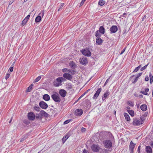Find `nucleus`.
<instances>
[{"label": "nucleus", "instance_id": "nucleus-1", "mask_svg": "<svg viewBox=\"0 0 153 153\" xmlns=\"http://www.w3.org/2000/svg\"><path fill=\"white\" fill-rule=\"evenodd\" d=\"M65 80V79L62 77H59L56 79H54L53 82V85L55 87H58L61 85L62 82Z\"/></svg>", "mask_w": 153, "mask_h": 153}, {"label": "nucleus", "instance_id": "nucleus-2", "mask_svg": "<svg viewBox=\"0 0 153 153\" xmlns=\"http://www.w3.org/2000/svg\"><path fill=\"white\" fill-rule=\"evenodd\" d=\"M103 143L105 148L110 149L112 146V144L111 141L109 140H106L103 141Z\"/></svg>", "mask_w": 153, "mask_h": 153}, {"label": "nucleus", "instance_id": "nucleus-3", "mask_svg": "<svg viewBox=\"0 0 153 153\" xmlns=\"http://www.w3.org/2000/svg\"><path fill=\"white\" fill-rule=\"evenodd\" d=\"M140 118L141 119L140 120H137V119H134L132 123L133 125L134 126H137L143 124V120L141 117Z\"/></svg>", "mask_w": 153, "mask_h": 153}, {"label": "nucleus", "instance_id": "nucleus-4", "mask_svg": "<svg viewBox=\"0 0 153 153\" xmlns=\"http://www.w3.org/2000/svg\"><path fill=\"white\" fill-rule=\"evenodd\" d=\"M51 98L55 102H59L61 101V99L58 94H53L51 95Z\"/></svg>", "mask_w": 153, "mask_h": 153}, {"label": "nucleus", "instance_id": "nucleus-5", "mask_svg": "<svg viewBox=\"0 0 153 153\" xmlns=\"http://www.w3.org/2000/svg\"><path fill=\"white\" fill-rule=\"evenodd\" d=\"M44 14V10H42L36 18L35 19V22L36 23L39 22L42 19L41 16H42V17H43Z\"/></svg>", "mask_w": 153, "mask_h": 153}, {"label": "nucleus", "instance_id": "nucleus-6", "mask_svg": "<svg viewBox=\"0 0 153 153\" xmlns=\"http://www.w3.org/2000/svg\"><path fill=\"white\" fill-rule=\"evenodd\" d=\"M82 53L83 55L87 56H90L91 55V52L87 49L82 50Z\"/></svg>", "mask_w": 153, "mask_h": 153}, {"label": "nucleus", "instance_id": "nucleus-7", "mask_svg": "<svg viewBox=\"0 0 153 153\" xmlns=\"http://www.w3.org/2000/svg\"><path fill=\"white\" fill-rule=\"evenodd\" d=\"M27 117L29 120H33L35 118V116L33 112H30L28 114Z\"/></svg>", "mask_w": 153, "mask_h": 153}, {"label": "nucleus", "instance_id": "nucleus-8", "mask_svg": "<svg viewBox=\"0 0 153 153\" xmlns=\"http://www.w3.org/2000/svg\"><path fill=\"white\" fill-rule=\"evenodd\" d=\"M40 107L42 109H46L48 107L47 104L44 101H41L39 103Z\"/></svg>", "mask_w": 153, "mask_h": 153}, {"label": "nucleus", "instance_id": "nucleus-9", "mask_svg": "<svg viewBox=\"0 0 153 153\" xmlns=\"http://www.w3.org/2000/svg\"><path fill=\"white\" fill-rule=\"evenodd\" d=\"M63 78H65L68 80H70L72 78L71 75L68 73H65L63 75Z\"/></svg>", "mask_w": 153, "mask_h": 153}, {"label": "nucleus", "instance_id": "nucleus-10", "mask_svg": "<svg viewBox=\"0 0 153 153\" xmlns=\"http://www.w3.org/2000/svg\"><path fill=\"white\" fill-rule=\"evenodd\" d=\"M118 30V28L116 25H113L110 28V30L111 33H115Z\"/></svg>", "mask_w": 153, "mask_h": 153}, {"label": "nucleus", "instance_id": "nucleus-11", "mask_svg": "<svg viewBox=\"0 0 153 153\" xmlns=\"http://www.w3.org/2000/svg\"><path fill=\"white\" fill-rule=\"evenodd\" d=\"M135 144L134 143L131 141L129 145V149L131 153H133L134 149L135 147Z\"/></svg>", "mask_w": 153, "mask_h": 153}, {"label": "nucleus", "instance_id": "nucleus-12", "mask_svg": "<svg viewBox=\"0 0 153 153\" xmlns=\"http://www.w3.org/2000/svg\"><path fill=\"white\" fill-rule=\"evenodd\" d=\"M83 111L81 109H76L74 112V114L76 116H80L83 113Z\"/></svg>", "mask_w": 153, "mask_h": 153}, {"label": "nucleus", "instance_id": "nucleus-13", "mask_svg": "<svg viewBox=\"0 0 153 153\" xmlns=\"http://www.w3.org/2000/svg\"><path fill=\"white\" fill-rule=\"evenodd\" d=\"M92 150L94 152H98L99 150V147L96 145L94 144L91 147Z\"/></svg>", "mask_w": 153, "mask_h": 153}, {"label": "nucleus", "instance_id": "nucleus-14", "mask_svg": "<svg viewBox=\"0 0 153 153\" xmlns=\"http://www.w3.org/2000/svg\"><path fill=\"white\" fill-rule=\"evenodd\" d=\"M67 92L64 89H61L59 91V94L62 97H64L66 95Z\"/></svg>", "mask_w": 153, "mask_h": 153}, {"label": "nucleus", "instance_id": "nucleus-15", "mask_svg": "<svg viewBox=\"0 0 153 153\" xmlns=\"http://www.w3.org/2000/svg\"><path fill=\"white\" fill-rule=\"evenodd\" d=\"M102 91V88H99L96 91L95 94L94 96V99H96L98 97L99 95Z\"/></svg>", "mask_w": 153, "mask_h": 153}, {"label": "nucleus", "instance_id": "nucleus-16", "mask_svg": "<svg viewBox=\"0 0 153 153\" xmlns=\"http://www.w3.org/2000/svg\"><path fill=\"white\" fill-rule=\"evenodd\" d=\"M110 94V92L108 90H107L106 91L104 94L103 96L102 97V100L104 101L105 100Z\"/></svg>", "mask_w": 153, "mask_h": 153}, {"label": "nucleus", "instance_id": "nucleus-17", "mask_svg": "<svg viewBox=\"0 0 153 153\" xmlns=\"http://www.w3.org/2000/svg\"><path fill=\"white\" fill-rule=\"evenodd\" d=\"M81 64L85 65L88 63V60L86 58H82L80 61Z\"/></svg>", "mask_w": 153, "mask_h": 153}, {"label": "nucleus", "instance_id": "nucleus-18", "mask_svg": "<svg viewBox=\"0 0 153 153\" xmlns=\"http://www.w3.org/2000/svg\"><path fill=\"white\" fill-rule=\"evenodd\" d=\"M43 99L46 101H48L50 99V97L47 94H44L43 96Z\"/></svg>", "mask_w": 153, "mask_h": 153}, {"label": "nucleus", "instance_id": "nucleus-19", "mask_svg": "<svg viewBox=\"0 0 153 153\" xmlns=\"http://www.w3.org/2000/svg\"><path fill=\"white\" fill-rule=\"evenodd\" d=\"M147 106L145 104H143L140 107V109L143 111H145L147 109Z\"/></svg>", "mask_w": 153, "mask_h": 153}, {"label": "nucleus", "instance_id": "nucleus-20", "mask_svg": "<svg viewBox=\"0 0 153 153\" xmlns=\"http://www.w3.org/2000/svg\"><path fill=\"white\" fill-rule=\"evenodd\" d=\"M98 30L99 31V32L100 33L102 34H104L105 33V28L102 26L100 27L99 30Z\"/></svg>", "mask_w": 153, "mask_h": 153}, {"label": "nucleus", "instance_id": "nucleus-21", "mask_svg": "<svg viewBox=\"0 0 153 153\" xmlns=\"http://www.w3.org/2000/svg\"><path fill=\"white\" fill-rule=\"evenodd\" d=\"M146 152L147 153H152V149L149 146H147L146 148Z\"/></svg>", "mask_w": 153, "mask_h": 153}, {"label": "nucleus", "instance_id": "nucleus-22", "mask_svg": "<svg viewBox=\"0 0 153 153\" xmlns=\"http://www.w3.org/2000/svg\"><path fill=\"white\" fill-rule=\"evenodd\" d=\"M96 42L97 44L101 45L102 43V40L100 38H97L96 39Z\"/></svg>", "mask_w": 153, "mask_h": 153}, {"label": "nucleus", "instance_id": "nucleus-23", "mask_svg": "<svg viewBox=\"0 0 153 153\" xmlns=\"http://www.w3.org/2000/svg\"><path fill=\"white\" fill-rule=\"evenodd\" d=\"M124 115L126 120L127 121H129L130 120V116L128 113H124Z\"/></svg>", "mask_w": 153, "mask_h": 153}, {"label": "nucleus", "instance_id": "nucleus-24", "mask_svg": "<svg viewBox=\"0 0 153 153\" xmlns=\"http://www.w3.org/2000/svg\"><path fill=\"white\" fill-rule=\"evenodd\" d=\"M69 65L72 68H74L76 66V65L75 63L72 61L70 62Z\"/></svg>", "mask_w": 153, "mask_h": 153}, {"label": "nucleus", "instance_id": "nucleus-25", "mask_svg": "<svg viewBox=\"0 0 153 153\" xmlns=\"http://www.w3.org/2000/svg\"><path fill=\"white\" fill-rule=\"evenodd\" d=\"M40 113H41L42 116V115L46 117L49 116V114L43 110L41 111Z\"/></svg>", "mask_w": 153, "mask_h": 153}, {"label": "nucleus", "instance_id": "nucleus-26", "mask_svg": "<svg viewBox=\"0 0 153 153\" xmlns=\"http://www.w3.org/2000/svg\"><path fill=\"white\" fill-rule=\"evenodd\" d=\"M33 86V84H32L30 85L27 88V89L26 91V92H28L31 91L32 90V88Z\"/></svg>", "mask_w": 153, "mask_h": 153}, {"label": "nucleus", "instance_id": "nucleus-27", "mask_svg": "<svg viewBox=\"0 0 153 153\" xmlns=\"http://www.w3.org/2000/svg\"><path fill=\"white\" fill-rule=\"evenodd\" d=\"M149 91V89L148 88H146L145 89V91H140V93H142L143 94L147 95H148V93H147Z\"/></svg>", "mask_w": 153, "mask_h": 153}, {"label": "nucleus", "instance_id": "nucleus-28", "mask_svg": "<svg viewBox=\"0 0 153 153\" xmlns=\"http://www.w3.org/2000/svg\"><path fill=\"white\" fill-rule=\"evenodd\" d=\"M127 112L132 117L134 116V111L131 110H127Z\"/></svg>", "mask_w": 153, "mask_h": 153}, {"label": "nucleus", "instance_id": "nucleus-29", "mask_svg": "<svg viewBox=\"0 0 153 153\" xmlns=\"http://www.w3.org/2000/svg\"><path fill=\"white\" fill-rule=\"evenodd\" d=\"M69 137V136L68 135H66L65 136L63 137L62 139L63 143H64L65 142Z\"/></svg>", "mask_w": 153, "mask_h": 153}, {"label": "nucleus", "instance_id": "nucleus-30", "mask_svg": "<svg viewBox=\"0 0 153 153\" xmlns=\"http://www.w3.org/2000/svg\"><path fill=\"white\" fill-rule=\"evenodd\" d=\"M150 82L151 84H152L153 82V76L152 74L150 73L149 74Z\"/></svg>", "mask_w": 153, "mask_h": 153}, {"label": "nucleus", "instance_id": "nucleus-31", "mask_svg": "<svg viewBox=\"0 0 153 153\" xmlns=\"http://www.w3.org/2000/svg\"><path fill=\"white\" fill-rule=\"evenodd\" d=\"M101 34L100 33L99 31L98 30L97 31L95 32V36L97 38H100Z\"/></svg>", "mask_w": 153, "mask_h": 153}, {"label": "nucleus", "instance_id": "nucleus-32", "mask_svg": "<svg viewBox=\"0 0 153 153\" xmlns=\"http://www.w3.org/2000/svg\"><path fill=\"white\" fill-rule=\"evenodd\" d=\"M105 3V1L101 0L99 1L98 4H99L100 6H102L104 5Z\"/></svg>", "mask_w": 153, "mask_h": 153}, {"label": "nucleus", "instance_id": "nucleus-33", "mask_svg": "<svg viewBox=\"0 0 153 153\" xmlns=\"http://www.w3.org/2000/svg\"><path fill=\"white\" fill-rule=\"evenodd\" d=\"M34 109L35 110L37 111H39L41 109L38 106H35L34 107Z\"/></svg>", "mask_w": 153, "mask_h": 153}, {"label": "nucleus", "instance_id": "nucleus-34", "mask_svg": "<svg viewBox=\"0 0 153 153\" xmlns=\"http://www.w3.org/2000/svg\"><path fill=\"white\" fill-rule=\"evenodd\" d=\"M27 22V21L26 20V19H24L22 21V23L21 24L22 25V26H24L26 24Z\"/></svg>", "mask_w": 153, "mask_h": 153}, {"label": "nucleus", "instance_id": "nucleus-35", "mask_svg": "<svg viewBox=\"0 0 153 153\" xmlns=\"http://www.w3.org/2000/svg\"><path fill=\"white\" fill-rule=\"evenodd\" d=\"M41 77L40 76H39L36 79L34 82H36L39 81L41 79Z\"/></svg>", "mask_w": 153, "mask_h": 153}, {"label": "nucleus", "instance_id": "nucleus-36", "mask_svg": "<svg viewBox=\"0 0 153 153\" xmlns=\"http://www.w3.org/2000/svg\"><path fill=\"white\" fill-rule=\"evenodd\" d=\"M64 4L62 3L60 5V6L59 7L58 9V11H59L60 10H62V7L64 6Z\"/></svg>", "mask_w": 153, "mask_h": 153}, {"label": "nucleus", "instance_id": "nucleus-37", "mask_svg": "<svg viewBox=\"0 0 153 153\" xmlns=\"http://www.w3.org/2000/svg\"><path fill=\"white\" fill-rule=\"evenodd\" d=\"M41 116L42 115L41 114V113H40V114H36V118L37 119H40L41 118Z\"/></svg>", "mask_w": 153, "mask_h": 153}, {"label": "nucleus", "instance_id": "nucleus-38", "mask_svg": "<svg viewBox=\"0 0 153 153\" xmlns=\"http://www.w3.org/2000/svg\"><path fill=\"white\" fill-rule=\"evenodd\" d=\"M128 103L130 106H134L133 102L131 101H128Z\"/></svg>", "mask_w": 153, "mask_h": 153}, {"label": "nucleus", "instance_id": "nucleus-39", "mask_svg": "<svg viewBox=\"0 0 153 153\" xmlns=\"http://www.w3.org/2000/svg\"><path fill=\"white\" fill-rule=\"evenodd\" d=\"M148 64H148L147 65H145L144 67H143L142 68H141L140 69V71H143L145 69H146V68L147 67Z\"/></svg>", "mask_w": 153, "mask_h": 153}, {"label": "nucleus", "instance_id": "nucleus-40", "mask_svg": "<svg viewBox=\"0 0 153 153\" xmlns=\"http://www.w3.org/2000/svg\"><path fill=\"white\" fill-rule=\"evenodd\" d=\"M70 121H71L70 120H67L65 121L64 122V124H67L68 123H69L70 122Z\"/></svg>", "mask_w": 153, "mask_h": 153}, {"label": "nucleus", "instance_id": "nucleus-41", "mask_svg": "<svg viewBox=\"0 0 153 153\" xmlns=\"http://www.w3.org/2000/svg\"><path fill=\"white\" fill-rule=\"evenodd\" d=\"M138 78L137 77H136L134 79V81L132 82L133 83H135L137 81Z\"/></svg>", "mask_w": 153, "mask_h": 153}, {"label": "nucleus", "instance_id": "nucleus-42", "mask_svg": "<svg viewBox=\"0 0 153 153\" xmlns=\"http://www.w3.org/2000/svg\"><path fill=\"white\" fill-rule=\"evenodd\" d=\"M62 71L63 72H67L68 71V69L67 68L63 69Z\"/></svg>", "mask_w": 153, "mask_h": 153}, {"label": "nucleus", "instance_id": "nucleus-43", "mask_svg": "<svg viewBox=\"0 0 153 153\" xmlns=\"http://www.w3.org/2000/svg\"><path fill=\"white\" fill-rule=\"evenodd\" d=\"M140 68H138L137 67H136L135 69L134 70V71H133V72H137V71L139 70Z\"/></svg>", "mask_w": 153, "mask_h": 153}, {"label": "nucleus", "instance_id": "nucleus-44", "mask_svg": "<svg viewBox=\"0 0 153 153\" xmlns=\"http://www.w3.org/2000/svg\"><path fill=\"white\" fill-rule=\"evenodd\" d=\"M23 122L24 123L27 125L29 124V123H30L29 121L27 120H24Z\"/></svg>", "mask_w": 153, "mask_h": 153}, {"label": "nucleus", "instance_id": "nucleus-45", "mask_svg": "<svg viewBox=\"0 0 153 153\" xmlns=\"http://www.w3.org/2000/svg\"><path fill=\"white\" fill-rule=\"evenodd\" d=\"M30 14L28 15L25 18V19H26V20L28 21V20L30 18Z\"/></svg>", "mask_w": 153, "mask_h": 153}, {"label": "nucleus", "instance_id": "nucleus-46", "mask_svg": "<svg viewBox=\"0 0 153 153\" xmlns=\"http://www.w3.org/2000/svg\"><path fill=\"white\" fill-rule=\"evenodd\" d=\"M86 0H82V1L80 3V6H82L83 5V4L84 3L85 1Z\"/></svg>", "mask_w": 153, "mask_h": 153}, {"label": "nucleus", "instance_id": "nucleus-47", "mask_svg": "<svg viewBox=\"0 0 153 153\" xmlns=\"http://www.w3.org/2000/svg\"><path fill=\"white\" fill-rule=\"evenodd\" d=\"M10 75V74H6V75L5 76V79H8L9 78Z\"/></svg>", "mask_w": 153, "mask_h": 153}, {"label": "nucleus", "instance_id": "nucleus-48", "mask_svg": "<svg viewBox=\"0 0 153 153\" xmlns=\"http://www.w3.org/2000/svg\"><path fill=\"white\" fill-rule=\"evenodd\" d=\"M86 131V128H83V127H82V128H81V131L82 132H84L85 131Z\"/></svg>", "mask_w": 153, "mask_h": 153}, {"label": "nucleus", "instance_id": "nucleus-49", "mask_svg": "<svg viewBox=\"0 0 153 153\" xmlns=\"http://www.w3.org/2000/svg\"><path fill=\"white\" fill-rule=\"evenodd\" d=\"M76 71L75 70H72L71 71V74L72 75H74L76 73Z\"/></svg>", "mask_w": 153, "mask_h": 153}, {"label": "nucleus", "instance_id": "nucleus-50", "mask_svg": "<svg viewBox=\"0 0 153 153\" xmlns=\"http://www.w3.org/2000/svg\"><path fill=\"white\" fill-rule=\"evenodd\" d=\"M13 67H12V66L10 67L9 69V70L10 71V72H12L13 71Z\"/></svg>", "mask_w": 153, "mask_h": 153}, {"label": "nucleus", "instance_id": "nucleus-51", "mask_svg": "<svg viewBox=\"0 0 153 153\" xmlns=\"http://www.w3.org/2000/svg\"><path fill=\"white\" fill-rule=\"evenodd\" d=\"M142 74V73H139L138 74H137V76H136V77H137V78H139V77Z\"/></svg>", "mask_w": 153, "mask_h": 153}, {"label": "nucleus", "instance_id": "nucleus-52", "mask_svg": "<svg viewBox=\"0 0 153 153\" xmlns=\"http://www.w3.org/2000/svg\"><path fill=\"white\" fill-rule=\"evenodd\" d=\"M111 76H110L107 80L106 81L105 84H104V86H105L108 82L109 80V78H110Z\"/></svg>", "mask_w": 153, "mask_h": 153}, {"label": "nucleus", "instance_id": "nucleus-53", "mask_svg": "<svg viewBox=\"0 0 153 153\" xmlns=\"http://www.w3.org/2000/svg\"><path fill=\"white\" fill-rule=\"evenodd\" d=\"M140 146H139L138 148L137 149V152L138 153H140Z\"/></svg>", "mask_w": 153, "mask_h": 153}, {"label": "nucleus", "instance_id": "nucleus-54", "mask_svg": "<svg viewBox=\"0 0 153 153\" xmlns=\"http://www.w3.org/2000/svg\"><path fill=\"white\" fill-rule=\"evenodd\" d=\"M125 50H126V48H124L123 50L121 51V53H120V55H121L124 52V51H125Z\"/></svg>", "mask_w": 153, "mask_h": 153}, {"label": "nucleus", "instance_id": "nucleus-55", "mask_svg": "<svg viewBox=\"0 0 153 153\" xmlns=\"http://www.w3.org/2000/svg\"><path fill=\"white\" fill-rule=\"evenodd\" d=\"M149 77L148 76H146L145 78V80L146 81H149Z\"/></svg>", "mask_w": 153, "mask_h": 153}, {"label": "nucleus", "instance_id": "nucleus-56", "mask_svg": "<svg viewBox=\"0 0 153 153\" xmlns=\"http://www.w3.org/2000/svg\"><path fill=\"white\" fill-rule=\"evenodd\" d=\"M90 90V89H89L88 90H87L83 94V95H85L86 94H87Z\"/></svg>", "mask_w": 153, "mask_h": 153}, {"label": "nucleus", "instance_id": "nucleus-57", "mask_svg": "<svg viewBox=\"0 0 153 153\" xmlns=\"http://www.w3.org/2000/svg\"><path fill=\"white\" fill-rule=\"evenodd\" d=\"M146 15H145L142 19V21H143L146 18Z\"/></svg>", "mask_w": 153, "mask_h": 153}, {"label": "nucleus", "instance_id": "nucleus-58", "mask_svg": "<svg viewBox=\"0 0 153 153\" xmlns=\"http://www.w3.org/2000/svg\"><path fill=\"white\" fill-rule=\"evenodd\" d=\"M83 153H88V152H87L85 149H84V150L83 151Z\"/></svg>", "mask_w": 153, "mask_h": 153}, {"label": "nucleus", "instance_id": "nucleus-59", "mask_svg": "<svg viewBox=\"0 0 153 153\" xmlns=\"http://www.w3.org/2000/svg\"><path fill=\"white\" fill-rule=\"evenodd\" d=\"M139 97L141 98H143V95H140L139 96Z\"/></svg>", "mask_w": 153, "mask_h": 153}, {"label": "nucleus", "instance_id": "nucleus-60", "mask_svg": "<svg viewBox=\"0 0 153 153\" xmlns=\"http://www.w3.org/2000/svg\"><path fill=\"white\" fill-rule=\"evenodd\" d=\"M71 70L68 69V71L67 72L71 73Z\"/></svg>", "mask_w": 153, "mask_h": 153}, {"label": "nucleus", "instance_id": "nucleus-61", "mask_svg": "<svg viewBox=\"0 0 153 153\" xmlns=\"http://www.w3.org/2000/svg\"><path fill=\"white\" fill-rule=\"evenodd\" d=\"M84 95H83V94L79 97L78 99H79L81 98Z\"/></svg>", "mask_w": 153, "mask_h": 153}, {"label": "nucleus", "instance_id": "nucleus-62", "mask_svg": "<svg viewBox=\"0 0 153 153\" xmlns=\"http://www.w3.org/2000/svg\"><path fill=\"white\" fill-rule=\"evenodd\" d=\"M84 95H83V94L79 97L78 99H79L81 98Z\"/></svg>", "mask_w": 153, "mask_h": 153}, {"label": "nucleus", "instance_id": "nucleus-63", "mask_svg": "<svg viewBox=\"0 0 153 153\" xmlns=\"http://www.w3.org/2000/svg\"><path fill=\"white\" fill-rule=\"evenodd\" d=\"M13 2H13H11V1H10L9 3V5H10Z\"/></svg>", "mask_w": 153, "mask_h": 153}, {"label": "nucleus", "instance_id": "nucleus-64", "mask_svg": "<svg viewBox=\"0 0 153 153\" xmlns=\"http://www.w3.org/2000/svg\"><path fill=\"white\" fill-rule=\"evenodd\" d=\"M151 146L153 147V142H152V143H151Z\"/></svg>", "mask_w": 153, "mask_h": 153}]
</instances>
